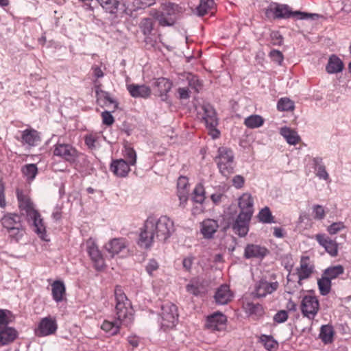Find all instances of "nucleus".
<instances>
[{"label":"nucleus","instance_id":"obj_1","mask_svg":"<svg viewBox=\"0 0 351 351\" xmlns=\"http://www.w3.org/2000/svg\"><path fill=\"white\" fill-rule=\"evenodd\" d=\"M174 223L166 215L159 218L149 216L145 220L141 229L138 241V245L145 249L150 248L154 239L158 241H166L174 232Z\"/></svg>","mask_w":351,"mask_h":351},{"label":"nucleus","instance_id":"obj_2","mask_svg":"<svg viewBox=\"0 0 351 351\" xmlns=\"http://www.w3.org/2000/svg\"><path fill=\"white\" fill-rule=\"evenodd\" d=\"M265 16L272 19H287L296 18L300 20L312 19L318 18V14L307 13L300 11H292L291 7L287 4H281L276 2H271L265 9Z\"/></svg>","mask_w":351,"mask_h":351},{"label":"nucleus","instance_id":"obj_3","mask_svg":"<svg viewBox=\"0 0 351 351\" xmlns=\"http://www.w3.org/2000/svg\"><path fill=\"white\" fill-rule=\"evenodd\" d=\"M116 300V319L125 326H130L134 320V310L131 302L123 292L121 287L117 286L114 289Z\"/></svg>","mask_w":351,"mask_h":351},{"label":"nucleus","instance_id":"obj_4","mask_svg":"<svg viewBox=\"0 0 351 351\" xmlns=\"http://www.w3.org/2000/svg\"><path fill=\"white\" fill-rule=\"evenodd\" d=\"M162 11L152 10L150 15L158 21L161 26H171L177 19L178 15L182 12V8L178 5L165 2L161 4Z\"/></svg>","mask_w":351,"mask_h":351},{"label":"nucleus","instance_id":"obj_5","mask_svg":"<svg viewBox=\"0 0 351 351\" xmlns=\"http://www.w3.org/2000/svg\"><path fill=\"white\" fill-rule=\"evenodd\" d=\"M158 322L160 329L167 331L176 327L178 322V308L174 304L167 302L161 305Z\"/></svg>","mask_w":351,"mask_h":351},{"label":"nucleus","instance_id":"obj_6","mask_svg":"<svg viewBox=\"0 0 351 351\" xmlns=\"http://www.w3.org/2000/svg\"><path fill=\"white\" fill-rule=\"evenodd\" d=\"M215 158L217 167L221 175L228 178L234 173V156L232 150L226 147H220Z\"/></svg>","mask_w":351,"mask_h":351},{"label":"nucleus","instance_id":"obj_7","mask_svg":"<svg viewBox=\"0 0 351 351\" xmlns=\"http://www.w3.org/2000/svg\"><path fill=\"white\" fill-rule=\"evenodd\" d=\"M53 155L58 156L64 160L73 163L79 156V152L71 145L58 142L53 146Z\"/></svg>","mask_w":351,"mask_h":351},{"label":"nucleus","instance_id":"obj_8","mask_svg":"<svg viewBox=\"0 0 351 351\" xmlns=\"http://www.w3.org/2000/svg\"><path fill=\"white\" fill-rule=\"evenodd\" d=\"M252 217L250 213H239L232 223L228 225V228H231L234 234L240 237H245L249 232V225Z\"/></svg>","mask_w":351,"mask_h":351},{"label":"nucleus","instance_id":"obj_9","mask_svg":"<svg viewBox=\"0 0 351 351\" xmlns=\"http://www.w3.org/2000/svg\"><path fill=\"white\" fill-rule=\"evenodd\" d=\"M300 308L304 317L313 319L319 309V300L314 295H305L302 300Z\"/></svg>","mask_w":351,"mask_h":351},{"label":"nucleus","instance_id":"obj_10","mask_svg":"<svg viewBox=\"0 0 351 351\" xmlns=\"http://www.w3.org/2000/svg\"><path fill=\"white\" fill-rule=\"evenodd\" d=\"M227 318L220 312H215L206 317L205 328L211 331H222L226 329Z\"/></svg>","mask_w":351,"mask_h":351},{"label":"nucleus","instance_id":"obj_11","mask_svg":"<svg viewBox=\"0 0 351 351\" xmlns=\"http://www.w3.org/2000/svg\"><path fill=\"white\" fill-rule=\"evenodd\" d=\"M16 194L21 214L25 215L27 219L38 211L34 208V204L29 196L25 194L23 190L16 189Z\"/></svg>","mask_w":351,"mask_h":351},{"label":"nucleus","instance_id":"obj_12","mask_svg":"<svg viewBox=\"0 0 351 351\" xmlns=\"http://www.w3.org/2000/svg\"><path fill=\"white\" fill-rule=\"evenodd\" d=\"M86 247L87 252L94 263V267L97 270H101L105 266V261L95 241L92 239L87 241Z\"/></svg>","mask_w":351,"mask_h":351},{"label":"nucleus","instance_id":"obj_13","mask_svg":"<svg viewBox=\"0 0 351 351\" xmlns=\"http://www.w3.org/2000/svg\"><path fill=\"white\" fill-rule=\"evenodd\" d=\"M278 287L279 283L277 281L268 282L265 279H261L256 284L254 291V297L264 298L276 291Z\"/></svg>","mask_w":351,"mask_h":351},{"label":"nucleus","instance_id":"obj_14","mask_svg":"<svg viewBox=\"0 0 351 351\" xmlns=\"http://www.w3.org/2000/svg\"><path fill=\"white\" fill-rule=\"evenodd\" d=\"M318 243L322 246L327 253L332 257H335L338 254V244L328 236L324 234H318L315 236Z\"/></svg>","mask_w":351,"mask_h":351},{"label":"nucleus","instance_id":"obj_15","mask_svg":"<svg viewBox=\"0 0 351 351\" xmlns=\"http://www.w3.org/2000/svg\"><path fill=\"white\" fill-rule=\"evenodd\" d=\"M56 330V321L49 317H45L40 320L35 333L38 337H45L54 333Z\"/></svg>","mask_w":351,"mask_h":351},{"label":"nucleus","instance_id":"obj_16","mask_svg":"<svg viewBox=\"0 0 351 351\" xmlns=\"http://www.w3.org/2000/svg\"><path fill=\"white\" fill-rule=\"evenodd\" d=\"M269 253V250L264 246L256 244H247L244 250V257L246 259L264 258Z\"/></svg>","mask_w":351,"mask_h":351},{"label":"nucleus","instance_id":"obj_17","mask_svg":"<svg viewBox=\"0 0 351 351\" xmlns=\"http://www.w3.org/2000/svg\"><path fill=\"white\" fill-rule=\"evenodd\" d=\"M27 220L29 223H32L34 227V231L40 237V238L42 240L47 241L46 227L38 211L29 217Z\"/></svg>","mask_w":351,"mask_h":351},{"label":"nucleus","instance_id":"obj_18","mask_svg":"<svg viewBox=\"0 0 351 351\" xmlns=\"http://www.w3.org/2000/svg\"><path fill=\"white\" fill-rule=\"evenodd\" d=\"M128 243L124 238H114L110 240L104 246L105 250L113 257L127 247Z\"/></svg>","mask_w":351,"mask_h":351},{"label":"nucleus","instance_id":"obj_19","mask_svg":"<svg viewBox=\"0 0 351 351\" xmlns=\"http://www.w3.org/2000/svg\"><path fill=\"white\" fill-rule=\"evenodd\" d=\"M130 164L124 159L113 160L110 166V170L117 177L125 178L130 171Z\"/></svg>","mask_w":351,"mask_h":351},{"label":"nucleus","instance_id":"obj_20","mask_svg":"<svg viewBox=\"0 0 351 351\" xmlns=\"http://www.w3.org/2000/svg\"><path fill=\"white\" fill-rule=\"evenodd\" d=\"M154 87L157 88L156 91L161 100L165 101L168 99L167 93L172 87V82L165 77H159L154 82Z\"/></svg>","mask_w":351,"mask_h":351},{"label":"nucleus","instance_id":"obj_21","mask_svg":"<svg viewBox=\"0 0 351 351\" xmlns=\"http://www.w3.org/2000/svg\"><path fill=\"white\" fill-rule=\"evenodd\" d=\"M233 293L230 289L228 285H221L216 291L215 300L217 304L224 305L228 304L232 300Z\"/></svg>","mask_w":351,"mask_h":351},{"label":"nucleus","instance_id":"obj_22","mask_svg":"<svg viewBox=\"0 0 351 351\" xmlns=\"http://www.w3.org/2000/svg\"><path fill=\"white\" fill-rule=\"evenodd\" d=\"M308 261L309 258L308 256H302L301 258L300 265L297 268L299 282L308 278L313 271L314 267L309 265Z\"/></svg>","mask_w":351,"mask_h":351},{"label":"nucleus","instance_id":"obj_23","mask_svg":"<svg viewBox=\"0 0 351 351\" xmlns=\"http://www.w3.org/2000/svg\"><path fill=\"white\" fill-rule=\"evenodd\" d=\"M204 114L202 119L204 121L206 127H217L218 125V119L215 110L210 104L204 105L202 107Z\"/></svg>","mask_w":351,"mask_h":351},{"label":"nucleus","instance_id":"obj_24","mask_svg":"<svg viewBox=\"0 0 351 351\" xmlns=\"http://www.w3.org/2000/svg\"><path fill=\"white\" fill-rule=\"evenodd\" d=\"M127 89L132 97L147 98L151 95L149 86L142 84H132L127 86Z\"/></svg>","mask_w":351,"mask_h":351},{"label":"nucleus","instance_id":"obj_25","mask_svg":"<svg viewBox=\"0 0 351 351\" xmlns=\"http://www.w3.org/2000/svg\"><path fill=\"white\" fill-rule=\"evenodd\" d=\"M239 207L241 210L239 213H250V216L252 217L254 213V201L250 193H243L239 198Z\"/></svg>","mask_w":351,"mask_h":351},{"label":"nucleus","instance_id":"obj_26","mask_svg":"<svg viewBox=\"0 0 351 351\" xmlns=\"http://www.w3.org/2000/svg\"><path fill=\"white\" fill-rule=\"evenodd\" d=\"M219 228L216 220L206 219L201 223V232L206 239H211Z\"/></svg>","mask_w":351,"mask_h":351},{"label":"nucleus","instance_id":"obj_27","mask_svg":"<svg viewBox=\"0 0 351 351\" xmlns=\"http://www.w3.org/2000/svg\"><path fill=\"white\" fill-rule=\"evenodd\" d=\"M21 141L24 144L34 147L40 141L39 132L34 129H26L22 132Z\"/></svg>","mask_w":351,"mask_h":351},{"label":"nucleus","instance_id":"obj_28","mask_svg":"<svg viewBox=\"0 0 351 351\" xmlns=\"http://www.w3.org/2000/svg\"><path fill=\"white\" fill-rule=\"evenodd\" d=\"M1 224L7 230L16 226L21 227V217L16 213H7L1 218Z\"/></svg>","mask_w":351,"mask_h":351},{"label":"nucleus","instance_id":"obj_29","mask_svg":"<svg viewBox=\"0 0 351 351\" xmlns=\"http://www.w3.org/2000/svg\"><path fill=\"white\" fill-rule=\"evenodd\" d=\"M343 69V63L341 60L335 54L331 55L326 66L327 73L330 74L337 73L342 71Z\"/></svg>","mask_w":351,"mask_h":351},{"label":"nucleus","instance_id":"obj_30","mask_svg":"<svg viewBox=\"0 0 351 351\" xmlns=\"http://www.w3.org/2000/svg\"><path fill=\"white\" fill-rule=\"evenodd\" d=\"M17 331L12 327L5 326L0 330V343L7 345L15 340L17 337Z\"/></svg>","mask_w":351,"mask_h":351},{"label":"nucleus","instance_id":"obj_31","mask_svg":"<svg viewBox=\"0 0 351 351\" xmlns=\"http://www.w3.org/2000/svg\"><path fill=\"white\" fill-rule=\"evenodd\" d=\"M280 134L285 138L289 145H295L300 141V136L298 132L289 127L285 126L280 128Z\"/></svg>","mask_w":351,"mask_h":351},{"label":"nucleus","instance_id":"obj_32","mask_svg":"<svg viewBox=\"0 0 351 351\" xmlns=\"http://www.w3.org/2000/svg\"><path fill=\"white\" fill-rule=\"evenodd\" d=\"M52 297L56 302H60L63 300L66 293V288L64 282L60 280H56L51 285Z\"/></svg>","mask_w":351,"mask_h":351},{"label":"nucleus","instance_id":"obj_33","mask_svg":"<svg viewBox=\"0 0 351 351\" xmlns=\"http://www.w3.org/2000/svg\"><path fill=\"white\" fill-rule=\"evenodd\" d=\"M121 324L116 319L114 321L104 320L101 326L108 336H114L119 333Z\"/></svg>","mask_w":351,"mask_h":351},{"label":"nucleus","instance_id":"obj_34","mask_svg":"<svg viewBox=\"0 0 351 351\" xmlns=\"http://www.w3.org/2000/svg\"><path fill=\"white\" fill-rule=\"evenodd\" d=\"M335 331L332 326L330 324L323 325L320 328L319 338L324 344H329L333 341Z\"/></svg>","mask_w":351,"mask_h":351},{"label":"nucleus","instance_id":"obj_35","mask_svg":"<svg viewBox=\"0 0 351 351\" xmlns=\"http://www.w3.org/2000/svg\"><path fill=\"white\" fill-rule=\"evenodd\" d=\"M97 100L99 104L107 106L108 104H114V108H117L118 104L110 97V94L101 89L96 90Z\"/></svg>","mask_w":351,"mask_h":351},{"label":"nucleus","instance_id":"obj_36","mask_svg":"<svg viewBox=\"0 0 351 351\" xmlns=\"http://www.w3.org/2000/svg\"><path fill=\"white\" fill-rule=\"evenodd\" d=\"M264 123V119L258 114H252L244 120L245 125L250 129L258 128L262 126Z\"/></svg>","mask_w":351,"mask_h":351},{"label":"nucleus","instance_id":"obj_37","mask_svg":"<svg viewBox=\"0 0 351 351\" xmlns=\"http://www.w3.org/2000/svg\"><path fill=\"white\" fill-rule=\"evenodd\" d=\"M21 172L28 182H32L38 173V168L36 164H27L22 167Z\"/></svg>","mask_w":351,"mask_h":351},{"label":"nucleus","instance_id":"obj_38","mask_svg":"<svg viewBox=\"0 0 351 351\" xmlns=\"http://www.w3.org/2000/svg\"><path fill=\"white\" fill-rule=\"evenodd\" d=\"M343 273L344 267L341 265H337L328 267L324 271L323 274H324L327 278H329V279L332 280L337 278Z\"/></svg>","mask_w":351,"mask_h":351},{"label":"nucleus","instance_id":"obj_39","mask_svg":"<svg viewBox=\"0 0 351 351\" xmlns=\"http://www.w3.org/2000/svg\"><path fill=\"white\" fill-rule=\"evenodd\" d=\"M260 341L268 351H275L278 347V342L271 335H262L260 337Z\"/></svg>","mask_w":351,"mask_h":351},{"label":"nucleus","instance_id":"obj_40","mask_svg":"<svg viewBox=\"0 0 351 351\" xmlns=\"http://www.w3.org/2000/svg\"><path fill=\"white\" fill-rule=\"evenodd\" d=\"M317 285L322 295H328L331 289V280L329 278H327L324 274L322 275V278L318 279Z\"/></svg>","mask_w":351,"mask_h":351},{"label":"nucleus","instance_id":"obj_41","mask_svg":"<svg viewBox=\"0 0 351 351\" xmlns=\"http://www.w3.org/2000/svg\"><path fill=\"white\" fill-rule=\"evenodd\" d=\"M100 5L110 14L117 12L119 2L118 0H97Z\"/></svg>","mask_w":351,"mask_h":351},{"label":"nucleus","instance_id":"obj_42","mask_svg":"<svg viewBox=\"0 0 351 351\" xmlns=\"http://www.w3.org/2000/svg\"><path fill=\"white\" fill-rule=\"evenodd\" d=\"M214 0H200L199 5L197 7V13L198 16H204L214 7Z\"/></svg>","mask_w":351,"mask_h":351},{"label":"nucleus","instance_id":"obj_43","mask_svg":"<svg viewBox=\"0 0 351 351\" xmlns=\"http://www.w3.org/2000/svg\"><path fill=\"white\" fill-rule=\"evenodd\" d=\"M258 219L260 222L263 223H274V217L269 207L265 206L261 209L258 214Z\"/></svg>","mask_w":351,"mask_h":351},{"label":"nucleus","instance_id":"obj_44","mask_svg":"<svg viewBox=\"0 0 351 351\" xmlns=\"http://www.w3.org/2000/svg\"><path fill=\"white\" fill-rule=\"evenodd\" d=\"M193 200L199 204H202L205 200V189L202 183L197 184L193 192Z\"/></svg>","mask_w":351,"mask_h":351},{"label":"nucleus","instance_id":"obj_45","mask_svg":"<svg viewBox=\"0 0 351 351\" xmlns=\"http://www.w3.org/2000/svg\"><path fill=\"white\" fill-rule=\"evenodd\" d=\"M156 0H135V3L132 6L127 5L126 9L130 12L136 11L140 9H143L147 7H149L156 3Z\"/></svg>","mask_w":351,"mask_h":351},{"label":"nucleus","instance_id":"obj_46","mask_svg":"<svg viewBox=\"0 0 351 351\" xmlns=\"http://www.w3.org/2000/svg\"><path fill=\"white\" fill-rule=\"evenodd\" d=\"M124 158L127 160V162L133 166L136 162V153L135 150L130 146H125L123 151Z\"/></svg>","mask_w":351,"mask_h":351},{"label":"nucleus","instance_id":"obj_47","mask_svg":"<svg viewBox=\"0 0 351 351\" xmlns=\"http://www.w3.org/2000/svg\"><path fill=\"white\" fill-rule=\"evenodd\" d=\"M186 79L189 86L195 92L198 93L202 88V84L197 75L192 73H188Z\"/></svg>","mask_w":351,"mask_h":351},{"label":"nucleus","instance_id":"obj_48","mask_svg":"<svg viewBox=\"0 0 351 351\" xmlns=\"http://www.w3.org/2000/svg\"><path fill=\"white\" fill-rule=\"evenodd\" d=\"M295 108L294 102L289 98H281L277 104V108L280 111H290Z\"/></svg>","mask_w":351,"mask_h":351},{"label":"nucleus","instance_id":"obj_49","mask_svg":"<svg viewBox=\"0 0 351 351\" xmlns=\"http://www.w3.org/2000/svg\"><path fill=\"white\" fill-rule=\"evenodd\" d=\"M186 291L193 295L197 296L201 293V283L196 279H193L186 286Z\"/></svg>","mask_w":351,"mask_h":351},{"label":"nucleus","instance_id":"obj_50","mask_svg":"<svg viewBox=\"0 0 351 351\" xmlns=\"http://www.w3.org/2000/svg\"><path fill=\"white\" fill-rule=\"evenodd\" d=\"M9 237L14 239L15 241H19L21 239L25 234V229L23 227V225H21V227H15L14 228H11L7 230Z\"/></svg>","mask_w":351,"mask_h":351},{"label":"nucleus","instance_id":"obj_51","mask_svg":"<svg viewBox=\"0 0 351 351\" xmlns=\"http://www.w3.org/2000/svg\"><path fill=\"white\" fill-rule=\"evenodd\" d=\"M246 308L250 314H255L256 315L261 316L264 313L262 305L258 303L255 304L253 302H247L246 304Z\"/></svg>","mask_w":351,"mask_h":351},{"label":"nucleus","instance_id":"obj_52","mask_svg":"<svg viewBox=\"0 0 351 351\" xmlns=\"http://www.w3.org/2000/svg\"><path fill=\"white\" fill-rule=\"evenodd\" d=\"M12 315L11 311L0 308V328L8 326L11 320L9 316Z\"/></svg>","mask_w":351,"mask_h":351},{"label":"nucleus","instance_id":"obj_53","mask_svg":"<svg viewBox=\"0 0 351 351\" xmlns=\"http://www.w3.org/2000/svg\"><path fill=\"white\" fill-rule=\"evenodd\" d=\"M313 215L315 219L322 220L325 216V210L324 207L322 205L316 204L314 205L312 208Z\"/></svg>","mask_w":351,"mask_h":351},{"label":"nucleus","instance_id":"obj_54","mask_svg":"<svg viewBox=\"0 0 351 351\" xmlns=\"http://www.w3.org/2000/svg\"><path fill=\"white\" fill-rule=\"evenodd\" d=\"M141 27L142 32L145 35H149L153 30V23L150 19H143L141 23Z\"/></svg>","mask_w":351,"mask_h":351},{"label":"nucleus","instance_id":"obj_55","mask_svg":"<svg viewBox=\"0 0 351 351\" xmlns=\"http://www.w3.org/2000/svg\"><path fill=\"white\" fill-rule=\"evenodd\" d=\"M345 228H346V226L343 222H341V221L334 222L328 227L327 231L328 232V233L330 234H335L338 232H339Z\"/></svg>","mask_w":351,"mask_h":351},{"label":"nucleus","instance_id":"obj_56","mask_svg":"<svg viewBox=\"0 0 351 351\" xmlns=\"http://www.w3.org/2000/svg\"><path fill=\"white\" fill-rule=\"evenodd\" d=\"M269 56L273 62H276L278 65L282 64L284 60L282 52L276 49H273L270 51Z\"/></svg>","mask_w":351,"mask_h":351},{"label":"nucleus","instance_id":"obj_57","mask_svg":"<svg viewBox=\"0 0 351 351\" xmlns=\"http://www.w3.org/2000/svg\"><path fill=\"white\" fill-rule=\"evenodd\" d=\"M288 319V313L285 310L278 311L274 316V321L276 323L281 324L285 322Z\"/></svg>","mask_w":351,"mask_h":351},{"label":"nucleus","instance_id":"obj_58","mask_svg":"<svg viewBox=\"0 0 351 351\" xmlns=\"http://www.w3.org/2000/svg\"><path fill=\"white\" fill-rule=\"evenodd\" d=\"M178 192L181 191H189V182L188 179L185 176H180L178 180L177 183Z\"/></svg>","mask_w":351,"mask_h":351},{"label":"nucleus","instance_id":"obj_59","mask_svg":"<svg viewBox=\"0 0 351 351\" xmlns=\"http://www.w3.org/2000/svg\"><path fill=\"white\" fill-rule=\"evenodd\" d=\"M158 267V262L155 259H150L145 267V270L150 276H152L153 272L156 271Z\"/></svg>","mask_w":351,"mask_h":351},{"label":"nucleus","instance_id":"obj_60","mask_svg":"<svg viewBox=\"0 0 351 351\" xmlns=\"http://www.w3.org/2000/svg\"><path fill=\"white\" fill-rule=\"evenodd\" d=\"M178 196L180 200L179 206L184 208L188 201L189 191H181L180 192H178Z\"/></svg>","mask_w":351,"mask_h":351},{"label":"nucleus","instance_id":"obj_61","mask_svg":"<svg viewBox=\"0 0 351 351\" xmlns=\"http://www.w3.org/2000/svg\"><path fill=\"white\" fill-rule=\"evenodd\" d=\"M97 140V138L92 134L86 135L84 138L86 145L90 149H94L96 148L95 143Z\"/></svg>","mask_w":351,"mask_h":351},{"label":"nucleus","instance_id":"obj_62","mask_svg":"<svg viewBox=\"0 0 351 351\" xmlns=\"http://www.w3.org/2000/svg\"><path fill=\"white\" fill-rule=\"evenodd\" d=\"M103 123L106 125H111L114 121V119L111 113L107 110L104 111L101 113Z\"/></svg>","mask_w":351,"mask_h":351},{"label":"nucleus","instance_id":"obj_63","mask_svg":"<svg viewBox=\"0 0 351 351\" xmlns=\"http://www.w3.org/2000/svg\"><path fill=\"white\" fill-rule=\"evenodd\" d=\"M316 171V176L319 178L324 180H329V175L326 170L325 166L319 167L315 169Z\"/></svg>","mask_w":351,"mask_h":351},{"label":"nucleus","instance_id":"obj_64","mask_svg":"<svg viewBox=\"0 0 351 351\" xmlns=\"http://www.w3.org/2000/svg\"><path fill=\"white\" fill-rule=\"evenodd\" d=\"M245 183V178L241 175H237L232 178V185L236 189H241Z\"/></svg>","mask_w":351,"mask_h":351}]
</instances>
